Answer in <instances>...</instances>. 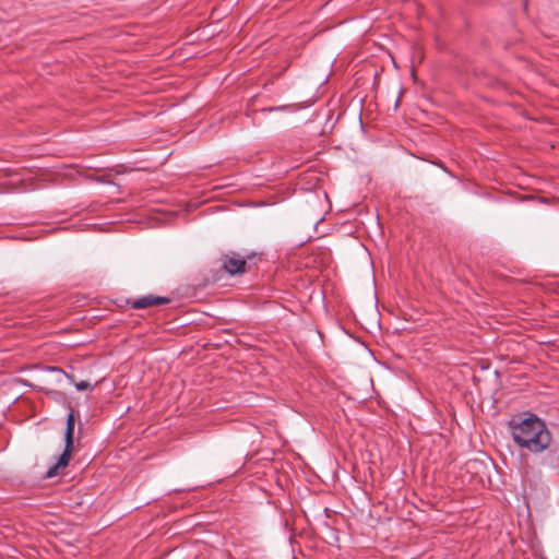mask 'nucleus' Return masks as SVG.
<instances>
[{"instance_id":"4","label":"nucleus","mask_w":559,"mask_h":559,"mask_svg":"<svg viewBox=\"0 0 559 559\" xmlns=\"http://www.w3.org/2000/svg\"><path fill=\"white\" fill-rule=\"evenodd\" d=\"M170 300L166 297H159L154 295L143 296L130 301V305L133 309H143L157 305L168 304Z\"/></svg>"},{"instance_id":"5","label":"nucleus","mask_w":559,"mask_h":559,"mask_svg":"<svg viewBox=\"0 0 559 559\" xmlns=\"http://www.w3.org/2000/svg\"><path fill=\"white\" fill-rule=\"evenodd\" d=\"M75 388L79 390V391H85V390H88L92 388L91 383L87 382V381H80V382H76L75 383Z\"/></svg>"},{"instance_id":"2","label":"nucleus","mask_w":559,"mask_h":559,"mask_svg":"<svg viewBox=\"0 0 559 559\" xmlns=\"http://www.w3.org/2000/svg\"><path fill=\"white\" fill-rule=\"evenodd\" d=\"M74 412L70 408V413L67 418V428H66V447L60 455L57 463H55L46 472V478H51L58 474L59 468H64L68 466L69 461L71 459V451L73 447V433H74Z\"/></svg>"},{"instance_id":"3","label":"nucleus","mask_w":559,"mask_h":559,"mask_svg":"<svg viewBox=\"0 0 559 559\" xmlns=\"http://www.w3.org/2000/svg\"><path fill=\"white\" fill-rule=\"evenodd\" d=\"M246 263L243 258L233 253L224 257L223 266L229 274H237L245 271Z\"/></svg>"},{"instance_id":"1","label":"nucleus","mask_w":559,"mask_h":559,"mask_svg":"<svg viewBox=\"0 0 559 559\" xmlns=\"http://www.w3.org/2000/svg\"><path fill=\"white\" fill-rule=\"evenodd\" d=\"M509 428L514 442L531 452H543L551 443L547 426L536 415H528L526 418L513 417L509 421Z\"/></svg>"}]
</instances>
